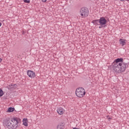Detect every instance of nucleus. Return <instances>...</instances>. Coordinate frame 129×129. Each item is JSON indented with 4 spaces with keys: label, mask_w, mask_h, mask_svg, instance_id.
I'll list each match as a JSON object with an SVG mask.
<instances>
[{
    "label": "nucleus",
    "mask_w": 129,
    "mask_h": 129,
    "mask_svg": "<svg viewBox=\"0 0 129 129\" xmlns=\"http://www.w3.org/2000/svg\"><path fill=\"white\" fill-rule=\"evenodd\" d=\"M4 94H5L4 91L2 89H0V97H2Z\"/></svg>",
    "instance_id": "nucleus-14"
},
{
    "label": "nucleus",
    "mask_w": 129,
    "mask_h": 129,
    "mask_svg": "<svg viewBox=\"0 0 129 129\" xmlns=\"http://www.w3.org/2000/svg\"><path fill=\"white\" fill-rule=\"evenodd\" d=\"M64 128H65V127L64 126V125L61 124H59L57 126V129H64Z\"/></svg>",
    "instance_id": "nucleus-11"
},
{
    "label": "nucleus",
    "mask_w": 129,
    "mask_h": 129,
    "mask_svg": "<svg viewBox=\"0 0 129 129\" xmlns=\"http://www.w3.org/2000/svg\"><path fill=\"white\" fill-rule=\"evenodd\" d=\"M27 75L30 78H35L36 77V73L33 71L28 70L27 71Z\"/></svg>",
    "instance_id": "nucleus-6"
},
{
    "label": "nucleus",
    "mask_w": 129,
    "mask_h": 129,
    "mask_svg": "<svg viewBox=\"0 0 129 129\" xmlns=\"http://www.w3.org/2000/svg\"><path fill=\"white\" fill-rule=\"evenodd\" d=\"M102 28H104V25H100L99 27V29H102Z\"/></svg>",
    "instance_id": "nucleus-16"
},
{
    "label": "nucleus",
    "mask_w": 129,
    "mask_h": 129,
    "mask_svg": "<svg viewBox=\"0 0 129 129\" xmlns=\"http://www.w3.org/2000/svg\"><path fill=\"white\" fill-rule=\"evenodd\" d=\"M63 108L61 107H59L57 110V112L60 115L63 114L64 113V112L63 111Z\"/></svg>",
    "instance_id": "nucleus-9"
},
{
    "label": "nucleus",
    "mask_w": 129,
    "mask_h": 129,
    "mask_svg": "<svg viewBox=\"0 0 129 129\" xmlns=\"http://www.w3.org/2000/svg\"><path fill=\"white\" fill-rule=\"evenodd\" d=\"M80 14L82 18H86L89 15V10L86 7H83L80 10Z\"/></svg>",
    "instance_id": "nucleus-4"
},
{
    "label": "nucleus",
    "mask_w": 129,
    "mask_h": 129,
    "mask_svg": "<svg viewBox=\"0 0 129 129\" xmlns=\"http://www.w3.org/2000/svg\"><path fill=\"white\" fill-rule=\"evenodd\" d=\"M86 93L85 89L82 87L78 88L76 90V95L77 97H79L80 98L84 97Z\"/></svg>",
    "instance_id": "nucleus-3"
},
{
    "label": "nucleus",
    "mask_w": 129,
    "mask_h": 129,
    "mask_svg": "<svg viewBox=\"0 0 129 129\" xmlns=\"http://www.w3.org/2000/svg\"><path fill=\"white\" fill-rule=\"evenodd\" d=\"M2 61H3V58H0V63H1V62H2Z\"/></svg>",
    "instance_id": "nucleus-18"
},
{
    "label": "nucleus",
    "mask_w": 129,
    "mask_h": 129,
    "mask_svg": "<svg viewBox=\"0 0 129 129\" xmlns=\"http://www.w3.org/2000/svg\"><path fill=\"white\" fill-rule=\"evenodd\" d=\"M8 88L11 89V90H13V89H15L16 88L15 87V85H9Z\"/></svg>",
    "instance_id": "nucleus-12"
},
{
    "label": "nucleus",
    "mask_w": 129,
    "mask_h": 129,
    "mask_svg": "<svg viewBox=\"0 0 129 129\" xmlns=\"http://www.w3.org/2000/svg\"><path fill=\"white\" fill-rule=\"evenodd\" d=\"M19 123H21V119L18 117L6 118L4 119L3 125L9 129H16L19 126Z\"/></svg>",
    "instance_id": "nucleus-1"
},
{
    "label": "nucleus",
    "mask_w": 129,
    "mask_h": 129,
    "mask_svg": "<svg viewBox=\"0 0 129 129\" xmlns=\"http://www.w3.org/2000/svg\"><path fill=\"white\" fill-rule=\"evenodd\" d=\"M2 26V23L0 22V27Z\"/></svg>",
    "instance_id": "nucleus-21"
},
{
    "label": "nucleus",
    "mask_w": 129,
    "mask_h": 129,
    "mask_svg": "<svg viewBox=\"0 0 129 129\" xmlns=\"http://www.w3.org/2000/svg\"><path fill=\"white\" fill-rule=\"evenodd\" d=\"M22 33L23 35H24V34H25V31H22Z\"/></svg>",
    "instance_id": "nucleus-19"
},
{
    "label": "nucleus",
    "mask_w": 129,
    "mask_h": 129,
    "mask_svg": "<svg viewBox=\"0 0 129 129\" xmlns=\"http://www.w3.org/2000/svg\"><path fill=\"white\" fill-rule=\"evenodd\" d=\"M23 124H24V125H25V126H28V119L24 118L23 119Z\"/></svg>",
    "instance_id": "nucleus-10"
},
{
    "label": "nucleus",
    "mask_w": 129,
    "mask_h": 129,
    "mask_svg": "<svg viewBox=\"0 0 129 129\" xmlns=\"http://www.w3.org/2000/svg\"><path fill=\"white\" fill-rule=\"evenodd\" d=\"M15 110V108L9 107L7 110V112H13Z\"/></svg>",
    "instance_id": "nucleus-13"
},
{
    "label": "nucleus",
    "mask_w": 129,
    "mask_h": 129,
    "mask_svg": "<svg viewBox=\"0 0 129 129\" xmlns=\"http://www.w3.org/2000/svg\"><path fill=\"white\" fill-rule=\"evenodd\" d=\"M121 2H124V1H127V0H120Z\"/></svg>",
    "instance_id": "nucleus-20"
},
{
    "label": "nucleus",
    "mask_w": 129,
    "mask_h": 129,
    "mask_svg": "<svg viewBox=\"0 0 129 129\" xmlns=\"http://www.w3.org/2000/svg\"><path fill=\"white\" fill-rule=\"evenodd\" d=\"M119 44L121 45L122 47H123V46L126 45V40L124 39H121L120 38L119 40Z\"/></svg>",
    "instance_id": "nucleus-7"
},
{
    "label": "nucleus",
    "mask_w": 129,
    "mask_h": 129,
    "mask_svg": "<svg viewBox=\"0 0 129 129\" xmlns=\"http://www.w3.org/2000/svg\"><path fill=\"white\" fill-rule=\"evenodd\" d=\"M42 3H46L47 2V0H41Z\"/></svg>",
    "instance_id": "nucleus-17"
},
{
    "label": "nucleus",
    "mask_w": 129,
    "mask_h": 129,
    "mask_svg": "<svg viewBox=\"0 0 129 129\" xmlns=\"http://www.w3.org/2000/svg\"><path fill=\"white\" fill-rule=\"evenodd\" d=\"M123 62V58H118L116 59L114 61L113 65V70L116 73H120L125 71V64L122 63Z\"/></svg>",
    "instance_id": "nucleus-2"
},
{
    "label": "nucleus",
    "mask_w": 129,
    "mask_h": 129,
    "mask_svg": "<svg viewBox=\"0 0 129 129\" xmlns=\"http://www.w3.org/2000/svg\"><path fill=\"white\" fill-rule=\"evenodd\" d=\"M100 26H104V28L106 27V23H107V20L105 19V18L102 17L100 18Z\"/></svg>",
    "instance_id": "nucleus-5"
},
{
    "label": "nucleus",
    "mask_w": 129,
    "mask_h": 129,
    "mask_svg": "<svg viewBox=\"0 0 129 129\" xmlns=\"http://www.w3.org/2000/svg\"><path fill=\"white\" fill-rule=\"evenodd\" d=\"M23 1L26 4H30V0H23Z\"/></svg>",
    "instance_id": "nucleus-15"
},
{
    "label": "nucleus",
    "mask_w": 129,
    "mask_h": 129,
    "mask_svg": "<svg viewBox=\"0 0 129 129\" xmlns=\"http://www.w3.org/2000/svg\"><path fill=\"white\" fill-rule=\"evenodd\" d=\"M92 24H94L95 26H98L100 25L99 19L94 20L92 21Z\"/></svg>",
    "instance_id": "nucleus-8"
},
{
    "label": "nucleus",
    "mask_w": 129,
    "mask_h": 129,
    "mask_svg": "<svg viewBox=\"0 0 129 129\" xmlns=\"http://www.w3.org/2000/svg\"><path fill=\"white\" fill-rule=\"evenodd\" d=\"M108 119H111V118H109Z\"/></svg>",
    "instance_id": "nucleus-22"
},
{
    "label": "nucleus",
    "mask_w": 129,
    "mask_h": 129,
    "mask_svg": "<svg viewBox=\"0 0 129 129\" xmlns=\"http://www.w3.org/2000/svg\"><path fill=\"white\" fill-rule=\"evenodd\" d=\"M127 1H129V0H127Z\"/></svg>",
    "instance_id": "nucleus-23"
}]
</instances>
